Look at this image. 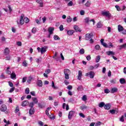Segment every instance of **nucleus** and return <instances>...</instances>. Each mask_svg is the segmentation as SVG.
<instances>
[{"mask_svg": "<svg viewBox=\"0 0 126 126\" xmlns=\"http://www.w3.org/2000/svg\"><path fill=\"white\" fill-rule=\"evenodd\" d=\"M70 73V70L68 69H64V74L65 75V79H69V76L68 74Z\"/></svg>", "mask_w": 126, "mask_h": 126, "instance_id": "1", "label": "nucleus"}, {"mask_svg": "<svg viewBox=\"0 0 126 126\" xmlns=\"http://www.w3.org/2000/svg\"><path fill=\"white\" fill-rule=\"evenodd\" d=\"M101 14L103 16H106V17H108L109 19H110V18H111V17L112 16L111 13L109 11H102Z\"/></svg>", "mask_w": 126, "mask_h": 126, "instance_id": "2", "label": "nucleus"}, {"mask_svg": "<svg viewBox=\"0 0 126 126\" xmlns=\"http://www.w3.org/2000/svg\"><path fill=\"white\" fill-rule=\"evenodd\" d=\"M75 114V111H69L68 115V119L69 120H71V118L73 116H74V114Z\"/></svg>", "mask_w": 126, "mask_h": 126, "instance_id": "3", "label": "nucleus"}, {"mask_svg": "<svg viewBox=\"0 0 126 126\" xmlns=\"http://www.w3.org/2000/svg\"><path fill=\"white\" fill-rule=\"evenodd\" d=\"M93 37V33H87L85 35V40H88Z\"/></svg>", "mask_w": 126, "mask_h": 126, "instance_id": "4", "label": "nucleus"}, {"mask_svg": "<svg viewBox=\"0 0 126 126\" xmlns=\"http://www.w3.org/2000/svg\"><path fill=\"white\" fill-rule=\"evenodd\" d=\"M89 21H90V22H93L94 25L95 24V21L94 20V19H92V20H90L89 18H88V17H87L85 19V22L86 23H89Z\"/></svg>", "mask_w": 126, "mask_h": 126, "instance_id": "5", "label": "nucleus"}, {"mask_svg": "<svg viewBox=\"0 0 126 126\" xmlns=\"http://www.w3.org/2000/svg\"><path fill=\"white\" fill-rule=\"evenodd\" d=\"M47 46H44L41 48L40 50V53L41 55H43L44 53H46V52H47Z\"/></svg>", "mask_w": 126, "mask_h": 126, "instance_id": "6", "label": "nucleus"}, {"mask_svg": "<svg viewBox=\"0 0 126 126\" xmlns=\"http://www.w3.org/2000/svg\"><path fill=\"white\" fill-rule=\"evenodd\" d=\"M10 77L11 79H16V74L14 71H13L12 73L10 74Z\"/></svg>", "mask_w": 126, "mask_h": 126, "instance_id": "7", "label": "nucleus"}, {"mask_svg": "<svg viewBox=\"0 0 126 126\" xmlns=\"http://www.w3.org/2000/svg\"><path fill=\"white\" fill-rule=\"evenodd\" d=\"M6 105L3 104L1 106L0 111H1V112H5V111H6Z\"/></svg>", "mask_w": 126, "mask_h": 126, "instance_id": "8", "label": "nucleus"}, {"mask_svg": "<svg viewBox=\"0 0 126 126\" xmlns=\"http://www.w3.org/2000/svg\"><path fill=\"white\" fill-rule=\"evenodd\" d=\"M100 43L101 44V45H102V46H103V47H105V48H108V44H107V43H106L105 42H104V39H101L100 40Z\"/></svg>", "mask_w": 126, "mask_h": 126, "instance_id": "9", "label": "nucleus"}, {"mask_svg": "<svg viewBox=\"0 0 126 126\" xmlns=\"http://www.w3.org/2000/svg\"><path fill=\"white\" fill-rule=\"evenodd\" d=\"M9 49L8 48H6L4 51V55L5 56H7V55H9Z\"/></svg>", "mask_w": 126, "mask_h": 126, "instance_id": "10", "label": "nucleus"}, {"mask_svg": "<svg viewBox=\"0 0 126 126\" xmlns=\"http://www.w3.org/2000/svg\"><path fill=\"white\" fill-rule=\"evenodd\" d=\"M81 77H82V71L79 70L78 71V79L79 80H80L81 79Z\"/></svg>", "mask_w": 126, "mask_h": 126, "instance_id": "11", "label": "nucleus"}, {"mask_svg": "<svg viewBox=\"0 0 126 126\" xmlns=\"http://www.w3.org/2000/svg\"><path fill=\"white\" fill-rule=\"evenodd\" d=\"M37 85L39 87H42V86H43V82L40 80H38L37 82Z\"/></svg>", "mask_w": 126, "mask_h": 126, "instance_id": "12", "label": "nucleus"}, {"mask_svg": "<svg viewBox=\"0 0 126 126\" xmlns=\"http://www.w3.org/2000/svg\"><path fill=\"white\" fill-rule=\"evenodd\" d=\"M54 30H55V29L54 28H48V32L50 34V35H52L53 34V32H54Z\"/></svg>", "mask_w": 126, "mask_h": 126, "instance_id": "13", "label": "nucleus"}, {"mask_svg": "<svg viewBox=\"0 0 126 126\" xmlns=\"http://www.w3.org/2000/svg\"><path fill=\"white\" fill-rule=\"evenodd\" d=\"M104 108L105 109V110H110L111 108V104L109 103L106 104L104 106Z\"/></svg>", "mask_w": 126, "mask_h": 126, "instance_id": "14", "label": "nucleus"}, {"mask_svg": "<svg viewBox=\"0 0 126 126\" xmlns=\"http://www.w3.org/2000/svg\"><path fill=\"white\" fill-rule=\"evenodd\" d=\"M74 29L75 30L76 32H81L80 28H79L77 26H74Z\"/></svg>", "mask_w": 126, "mask_h": 126, "instance_id": "15", "label": "nucleus"}, {"mask_svg": "<svg viewBox=\"0 0 126 126\" xmlns=\"http://www.w3.org/2000/svg\"><path fill=\"white\" fill-rule=\"evenodd\" d=\"M34 113H35V109L33 108H31L29 110L30 115H34Z\"/></svg>", "mask_w": 126, "mask_h": 126, "instance_id": "16", "label": "nucleus"}, {"mask_svg": "<svg viewBox=\"0 0 126 126\" xmlns=\"http://www.w3.org/2000/svg\"><path fill=\"white\" fill-rule=\"evenodd\" d=\"M106 54L108 55V56H114L115 55V52L113 51H107L106 52Z\"/></svg>", "mask_w": 126, "mask_h": 126, "instance_id": "17", "label": "nucleus"}, {"mask_svg": "<svg viewBox=\"0 0 126 126\" xmlns=\"http://www.w3.org/2000/svg\"><path fill=\"white\" fill-rule=\"evenodd\" d=\"M74 33V31L73 30H69L67 32V34L69 35V36H71Z\"/></svg>", "mask_w": 126, "mask_h": 126, "instance_id": "18", "label": "nucleus"}, {"mask_svg": "<svg viewBox=\"0 0 126 126\" xmlns=\"http://www.w3.org/2000/svg\"><path fill=\"white\" fill-rule=\"evenodd\" d=\"M28 105H29V102L28 101H25L22 103L23 107H25V106H27Z\"/></svg>", "mask_w": 126, "mask_h": 126, "instance_id": "19", "label": "nucleus"}, {"mask_svg": "<svg viewBox=\"0 0 126 126\" xmlns=\"http://www.w3.org/2000/svg\"><path fill=\"white\" fill-rule=\"evenodd\" d=\"M116 92H118V89L116 87L113 88L111 89V93H116Z\"/></svg>", "mask_w": 126, "mask_h": 126, "instance_id": "20", "label": "nucleus"}, {"mask_svg": "<svg viewBox=\"0 0 126 126\" xmlns=\"http://www.w3.org/2000/svg\"><path fill=\"white\" fill-rule=\"evenodd\" d=\"M94 72L90 71L89 72V75H90V78H94Z\"/></svg>", "mask_w": 126, "mask_h": 126, "instance_id": "21", "label": "nucleus"}, {"mask_svg": "<svg viewBox=\"0 0 126 126\" xmlns=\"http://www.w3.org/2000/svg\"><path fill=\"white\" fill-rule=\"evenodd\" d=\"M17 24L18 25L20 24L21 25H23V24H24V19H20V23H19L18 21H17Z\"/></svg>", "mask_w": 126, "mask_h": 126, "instance_id": "22", "label": "nucleus"}, {"mask_svg": "<svg viewBox=\"0 0 126 126\" xmlns=\"http://www.w3.org/2000/svg\"><path fill=\"white\" fill-rule=\"evenodd\" d=\"M77 90H78V91H83V90H84V89L83 88V87H82V85L78 87Z\"/></svg>", "mask_w": 126, "mask_h": 126, "instance_id": "23", "label": "nucleus"}, {"mask_svg": "<svg viewBox=\"0 0 126 126\" xmlns=\"http://www.w3.org/2000/svg\"><path fill=\"white\" fill-rule=\"evenodd\" d=\"M33 79V78L32 77V76H30L29 77V78L27 80V83H29V84H30V83H31V81H32Z\"/></svg>", "mask_w": 126, "mask_h": 126, "instance_id": "24", "label": "nucleus"}, {"mask_svg": "<svg viewBox=\"0 0 126 126\" xmlns=\"http://www.w3.org/2000/svg\"><path fill=\"white\" fill-rule=\"evenodd\" d=\"M124 30V28L123 26H121V25H118V31L119 32H121V31H123Z\"/></svg>", "mask_w": 126, "mask_h": 126, "instance_id": "25", "label": "nucleus"}, {"mask_svg": "<svg viewBox=\"0 0 126 126\" xmlns=\"http://www.w3.org/2000/svg\"><path fill=\"white\" fill-rule=\"evenodd\" d=\"M101 59V57L100 56H97L95 58V63H99L100 60Z\"/></svg>", "mask_w": 126, "mask_h": 126, "instance_id": "26", "label": "nucleus"}, {"mask_svg": "<svg viewBox=\"0 0 126 126\" xmlns=\"http://www.w3.org/2000/svg\"><path fill=\"white\" fill-rule=\"evenodd\" d=\"M120 82L121 84H125L126 83V80L124 78H121L120 79Z\"/></svg>", "mask_w": 126, "mask_h": 126, "instance_id": "27", "label": "nucleus"}, {"mask_svg": "<svg viewBox=\"0 0 126 126\" xmlns=\"http://www.w3.org/2000/svg\"><path fill=\"white\" fill-rule=\"evenodd\" d=\"M32 101L34 102V104H37L38 103V99H37V98L36 97H32Z\"/></svg>", "mask_w": 126, "mask_h": 126, "instance_id": "28", "label": "nucleus"}, {"mask_svg": "<svg viewBox=\"0 0 126 126\" xmlns=\"http://www.w3.org/2000/svg\"><path fill=\"white\" fill-rule=\"evenodd\" d=\"M80 109L82 110H85V109H87V106L85 105H82L80 106Z\"/></svg>", "mask_w": 126, "mask_h": 126, "instance_id": "29", "label": "nucleus"}, {"mask_svg": "<svg viewBox=\"0 0 126 126\" xmlns=\"http://www.w3.org/2000/svg\"><path fill=\"white\" fill-rule=\"evenodd\" d=\"M96 26L97 28H101V27L103 26V25H102V23H101V22H99L97 24Z\"/></svg>", "mask_w": 126, "mask_h": 126, "instance_id": "30", "label": "nucleus"}, {"mask_svg": "<svg viewBox=\"0 0 126 126\" xmlns=\"http://www.w3.org/2000/svg\"><path fill=\"white\" fill-rule=\"evenodd\" d=\"M79 53H80V55H83V54H84V53H85V51H84V49L82 48L81 49H80L79 51Z\"/></svg>", "mask_w": 126, "mask_h": 126, "instance_id": "31", "label": "nucleus"}, {"mask_svg": "<svg viewBox=\"0 0 126 126\" xmlns=\"http://www.w3.org/2000/svg\"><path fill=\"white\" fill-rule=\"evenodd\" d=\"M116 110L115 109H111L110 110H109L110 113H111V114H112V115H114V114H115L116 112Z\"/></svg>", "mask_w": 126, "mask_h": 126, "instance_id": "32", "label": "nucleus"}, {"mask_svg": "<svg viewBox=\"0 0 126 126\" xmlns=\"http://www.w3.org/2000/svg\"><path fill=\"white\" fill-rule=\"evenodd\" d=\"M0 79H5V78H6V77H5L4 74L1 73V75L0 76Z\"/></svg>", "mask_w": 126, "mask_h": 126, "instance_id": "33", "label": "nucleus"}, {"mask_svg": "<svg viewBox=\"0 0 126 126\" xmlns=\"http://www.w3.org/2000/svg\"><path fill=\"white\" fill-rule=\"evenodd\" d=\"M116 82H117L116 79H113L110 80V83H112V84H116Z\"/></svg>", "mask_w": 126, "mask_h": 126, "instance_id": "34", "label": "nucleus"}, {"mask_svg": "<svg viewBox=\"0 0 126 126\" xmlns=\"http://www.w3.org/2000/svg\"><path fill=\"white\" fill-rule=\"evenodd\" d=\"M72 20V19H71V18H70V16H69L67 17V22L68 23H70V22H71V21Z\"/></svg>", "mask_w": 126, "mask_h": 126, "instance_id": "35", "label": "nucleus"}, {"mask_svg": "<svg viewBox=\"0 0 126 126\" xmlns=\"http://www.w3.org/2000/svg\"><path fill=\"white\" fill-rule=\"evenodd\" d=\"M54 40H60V38L59 37V36H58L57 35H55L54 36Z\"/></svg>", "mask_w": 126, "mask_h": 126, "instance_id": "36", "label": "nucleus"}, {"mask_svg": "<svg viewBox=\"0 0 126 126\" xmlns=\"http://www.w3.org/2000/svg\"><path fill=\"white\" fill-rule=\"evenodd\" d=\"M120 50H122V49H123L124 48H126V44L120 45Z\"/></svg>", "mask_w": 126, "mask_h": 126, "instance_id": "37", "label": "nucleus"}, {"mask_svg": "<svg viewBox=\"0 0 126 126\" xmlns=\"http://www.w3.org/2000/svg\"><path fill=\"white\" fill-rule=\"evenodd\" d=\"M91 4V3L90 2V1H88L86 3L85 5L87 6L88 7L90 6V5Z\"/></svg>", "mask_w": 126, "mask_h": 126, "instance_id": "38", "label": "nucleus"}, {"mask_svg": "<svg viewBox=\"0 0 126 126\" xmlns=\"http://www.w3.org/2000/svg\"><path fill=\"white\" fill-rule=\"evenodd\" d=\"M105 106V103L104 102H100L99 104V108H102Z\"/></svg>", "mask_w": 126, "mask_h": 126, "instance_id": "39", "label": "nucleus"}, {"mask_svg": "<svg viewBox=\"0 0 126 126\" xmlns=\"http://www.w3.org/2000/svg\"><path fill=\"white\" fill-rule=\"evenodd\" d=\"M38 107L40 109H43V108H44L45 106H44V105H43V104H41V103H38Z\"/></svg>", "mask_w": 126, "mask_h": 126, "instance_id": "40", "label": "nucleus"}, {"mask_svg": "<svg viewBox=\"0 0 126 126\" xmlns=\"http://www.w3.org/2000/svg\"><path fill=\"white\" fill-rule=\"evenodd\" d=\"M24 22H25L26 23H28V22H29V19H28V18H25L24 19Z\"/></svg>", "mask_w": 126, "mask_h": 126, "instance_id": "41", "label": "nucleus"}, {"mask_svg": "<svg viewBox=\"0 0 126 126\" xmlns=\"http://www.w3.org/2000/svg\"><path fill=\"white\" fill-rule=\"evenodd\" d=\"M82 100H83V101H86L87 100V97H86V95H83L82 98Z\"/></svg>", "mask_w": 126, "mask_h": 126, "instance_id": "42", "label": "nucleus"}, {"mask_svg": "<svg viewBox=\"0 0 126 126\" xmlns=\"http://www.w3.org/2000/svg\"><path fill=\"white\" fill-rule=\"evenodd\" d=\"M73 4V2H72V1H70L68 3L67 5L68 6H72Z\"/></svg>", "mask_w": 126, "mask_h": 126, "instance_id": "43", "label": "nucleus"}, {"mask_svg": "<svg viewBox=\"0 0 126 126\" xmlns=\"http://www.w3.org/2000/svg\"><path fill=\"white\" fill-rule=\"evenodd\" d=\"M120 121L122 123H124V122H125V119H124V116H121V117L120 118Z\"/></svg>", "mask_w": 126, "mask_h": 126, "instance_id": "44", "label": "nucleus"}, {"mask_svg": "<svg viewBox=\"0 0 126 126\" xmlns=\"http://www.w3.org/2000/svg\"><path fill=\"white\" fill-rule=\"evenodd\" d=\"M36 31H37V30L35 28H33L32 30V33H33V34H35Z\"/></svg>", "mask_w": 126, "mask_h": 126, "instance_id": "45", "label": "nucleus"}, {"mask_svg": "<svg viewBox=\"0 0 126 126\" xmlns=\"http://www.w3.org/2000/svg\"><path fill=\"white\" fill-rule=\"evenodd\" d=\"M26 80H27V77H25L23 78V79H22L23 83H24V82H26Z\"/></svg>", "mask_w": 126, "mask_h": 126, "instance_id": "46", "label": "nucleus"}, {"mask_svg": "<svg viewBox=\"0 0 126 126\" xmlns=\"http://www.w3.org/2000/svg\"><path fill=\"white\" fill-rule=\"evenodd\" d=\"M30 92V91L29 90V88H27L25 90V93L26 94H28Z\"/></svg>", "mask_w": 126, "mask_h": 126, "instance_id": "47", "label": "nucleus"}, {"mask_svg": "<svg viewBox=\"0 0 126 126\" xmlns=\"http://www.w3.org/2000/svg\"><path fill=\"white\" fill-rule=\"evenodd\" d=\"M80 13L81 15H84V14H85V11H84L83 10H82L80 11Z\"/></svg>", "mask_w": 126, "mask_h": 126, "instance_id": "48", "label": "nucleus"}, {"mask_svg": "<svg viewBox=\"0 0 126 126\" xmlns=\"http://www.w3.org/2000/svg\"><path fill=\"white\" fill-rule=\"evenodd\" d=\"M14 89H15V88H14V87L11 88L9 90V93H12V92H13L14 91Z\"/></svg>", "mask_w": 126, "mask_h": 126, "instance_id": "49", "label": "nucleus"}, {"mask_svg": "<svg viewBox=\"0 0 126 126\" xmlns=\"http://www.w3.org/2000/svg\"><path fill=\"white\" fill-rule=\"evenodd\" d=\"M10 58H11V57H10V56H6V57H5V60L6 61H10Z\"/></svg>", "mask_w": 126, "mask_h": 126, "instance_id": "50", "label": "nucleus"}, {"mask_svg": "<svg viewBox=\"0 0 126 126\" xmlns=\"http://www.w3.org/2000/svg\"><path fill=\"white\" fill-rule=\"evenodd\" d=\"M15 112V113H18V112H19V106H17L16 107Z\"/></svg>", "mask_w": 126, "mask_h": 126, "instance_id": "51", "label": "nucleus"}, {"mask_svg": "<svg viewBox=\"0 0 126 126\" xmlns=\"http://www.w3.org/2000/svg\"><path fill=\"white\" fill-rule=\"evenodd\" d=\"M59 28H60V31H63V25H61L60 26Z\"/></svg>", "mask_w": 126, "mask_h": 126, "instance_id": "52", "label": "nucleus"}, {"mask_svg": "<svg viewBox=\"0 0 126 126\" xmlns=\"http://www.w3.org/2000/svg\"><path fill=\"white\" fill-rule=\"evenodd\" d=\"M94 49L95 50H99V49H100V45H95V46L94 47Z\"/></svg>", "mask_w": 126, "mask_h": 126, "instance_id": "53", "label": "nucleus"}, {"mask_svg": "<svg viewBox=\"0 0 126 126\" xmlns=\"http://www.w3.org/2000/svg\"><path fill=\"white\" fill-rule=\"evenodd\" d=\"M28 64L27 63H26V61H24L23 62V66H27Z\"/></svg>", "mask_w": 126, "mask_h": 126, "instance_id": "54", "label": "nucleus"}, {"mask_svg": "<svg viewBox=\"0 0 126 126\" xmlns=\"http://www.w3.org/2000/svg\"><path fill=\"white\" fill-rule=\"evenodd\" d=\"M101 124H102V123L101 122H97L96 123H95V126H100V125Z\"/></svg>", "mask_w": 126, "mask_h": 126, "instance_id": "55", "label": "nucleus"}, {"mask_svg": "<svg viewBox=\"0 0 126 126\" xmlns=\"http://www.w3.org/2000/svg\"><path fill=\"white\" fill-rule=\"evenodd\" d=\"M104 93H106V94H108V93H110V91L108 89H106L104 90Z\"/></svg>", "mask_w": 126, "mask_h": 126, "instance_id": "56", "label": "nucleus"}, {"mask_svg": "<svg viewBox=\"0 0 126 126\" xmlns=\"http://www.w3.org/2000/svg\"><path fill=\"white\" fill-rule=\"evenodd\" d=\"M109 46H108V48H111V47L113 48V44L111 42L108 43Z\"/></svg>", "mask_w": 126, "mask_h": 126, "instance_id": "57", "label": "nucleus"}, {"mask_svg": "<svg viewBox=\"0 0 126 126\" xmlns=\"http://www.w3.org/2000/svg\"><path fill=\"white\" fill-rule=\"evenodd\" d=\"M38 125L41 126H43L44 123L42 121H38Z\"/></svg>", "mask_w": 126, "mask_h": 126, "instance_id": "58", "label": "nucleus"}, {"mask_svg": "<svg viewBox=\"0 0 126 126\" xmlns=\"http://www.w3.org/2000/svg\"><path fill=\"white\" fill-rule=\"evenodd\" d=\"M50 72H51V69H47V70L45 71V73H46L47 74H49V73H50Z\"/></svg>", "mask_w": 126, "mask_h": 126, "instance_id": "59", "label": "nucleus"}, {"mask_svg": "<svg viewBox=\"0 0 126 126\" xmlns=\"http://www.w3.org/2000/svg\"><path fill=\"white\" fill-rule=\"evenodd\" d=\"M79 116H80V117H81L82 118H85V115H84V114H83V113H79Z\"/></svg>", "mask_w": 126, "mask_h": 126, "instance_id": "60", "label": "nucleus"}, {"mask_svg": "<svg viewBox=\"0 0 126 126\" xmlns=\"http://www.w3.org/2000/svg\"><path fill=\"white\" fill-rule=\"evenodd\" d=\"M29 106L31 107V108H33V107H34V103L31 102L29 104Z\"/></svg>", "mask_w": 126, "mask_h": 126, "instance_id": "61", "label": "nucleus"}, {"mask_svg": "<svg viewBox=\"0 0 126 126\" xmlns=\"http://www.w3.org/2000/svg\"><path fill=\"white\" fill-rule=\"evenodd\" d=\"M86 59L87 61H90V60H91V56H90V55H88L86 57Z\"/></svg>", "mask_w": 126, "mask_h": 126, "instance_id": "62", "label": "nucleus"}, {"mask_svg": "<svg viewBox=\"0 0 126 126\" xmlns=\"http://www.w3.org/2000/svg\"><path fill=\"white\" fill-rule=\"evenodd\" d=\"M115 7H116V8H117V9L118 11H121V8H120V6H119V5H116Z\"/></svg>", "mask_w": 126, "mask_h": 126, "instance_id": "63", "label": "nucleus"}, {"mask_svg": "<svg viewBox=\"0 0 126 126\" xmlns=\"http://www.w3.org/2000/svg\"><path fill=\"white\" fill-rule=\"evenodd\" d=\"M67 88L68 89V90H71V89H72V87L71 85H68L67 87Z\"/></svg>", "mask_w": 126, "mask_h": 126, "instance_id": "64", "label": "nucleus"}]
</instances>
